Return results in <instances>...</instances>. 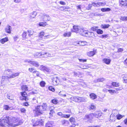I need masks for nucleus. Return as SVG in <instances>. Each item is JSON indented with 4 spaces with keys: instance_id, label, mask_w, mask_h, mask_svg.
I'll return each mask as SVG.
<instances>
[{
    "instance_id": "1",
    "label": "nucleus",
    "mask_w": 127,
    "mask_h": 127,
    "mask_svg": "<svg viewBox=\"0 0 127 127\" xmlns=\"http://www.w3.org/2000/svg\"><path fill=\"white\" fill-rule=\"evenodd\" d=\"M20 122L15 118L11 119L9 117H2L0 119V125L2 127H11L16 126L21 124Z\"/></svg>"
},
{
    "instance_id": "2",
    "label": "nucleus",
    "mask_w": 127,
    "mask_h": 127,
    "mask_svg": "<svg viewBox=\"0 0 127 127\" xmlns=\"http://www.w3.org/2000/svg\"><path fill=\"white\" fill-rule=\"evenodd\" d=\"M47 105L46 103H43L42 105H38L33 110L34 113L37 116L44 115L47 110Z\"/></svg>"
},
{
    "instance_id": "3",
    "label": "nucleus",
    "mask_w": 127,
    "mask_h": 127,
    "mask_svg": "<svg viewBox=\"0 0 127 127\" xmlns=\"http://www.w3.org/2000/svg\"><path fill=\"white\" fill-rule=\"evenodd\" d=\"M39 16H41L42 19L44 21H49L51 19L50 17L48 15L45 14H41Z\"/></svg>"
},
{
    "instance_id": "4",
    "label": "nucleus",
    "mask_w": 127,
    "mask_h": 127,
    "mask_svg": "<svg viewBox=\"0 0 127 127\" xmlns=\"http://www.w3.org/2000/svg\"><path fill=\"white\" fill-rule=\"evenodd\" d=\"M39 69L44 72H49L50 71V70L49 69L43 65H41L39 68Z\"/></svg>"
},
{
    "instance_id": "5",
    "label": "nucleus",
    "mask_w": 127,
    "mask_h": 127,
    "mask_svg": "<svg viewBox=\"0 0 127 127\" xmlns=\"http://www.w3.org/2000/svg\"><path fill=\"white\" fill-rule=\"evenodd\" d=\"M106 4L105 2H99L96 3L93 2L92 3V5L95 6L99 7L101 6H103Z\"/></svg>"
},
{
    "instance_id": "6",
    "label": "nucleus",
    "mask_w": 127,
    "mask_h": 127,
    "mask_svg": "<svg viewBox=\"0 0 127 127\" xmlns=\"http://www.w3.org/2000/svg\"><path fill=\"white\" fill-rule=\"evenodd\" d=\"M80 34L81 35L87 37H90V34L92 33L94 34L93 32H80Z\"/></svg>"
},
{
    "instance_id": "7",
    "label": "nucleus",
    "mask_w": 127,
    "mask_h": 127,
    "mask_svg": "<svg viewBox=\"0 0 127 127\" xmlns=\"http://www.w3.org/2000/svg\"><path fill=\"white\" fill-rule=\"evenodd\" d=\"M43 124V121L42 119L38 120L33 125V126L37 125H42Z\"/></svg>"
},
{
    "instance_id": "8",
    "label": "nucleus",
    "mask_w": 127,
    "mask_h": 127,
    "mask_svg": "<svg viewBox=\"0 0 127 127\" xmlns=\"http://www.w3.org/2000/svg\"><path fill=\"white\" fill-rule=\"evenodd\" d=\"M73 29L74 30V32H75V31H79L80 29H82V31L80 30L81 31H84L83 30V29H82L80 28V27L79 26L74 25L73 26Z\"/></svg>"
},
{
    "instance_id": "9",
    "label": "nucleus",
    "mask_w": 127,
    "mask_h": 127,
    "mask_svg": "<svg viewBox=\"0 0 127 127\" xmlns=\"http://www.w3.org/2000/svg\"><path fill=\"white\" fill-rule=\"evenodd\" d=\"M93 114H91L89 115H86L85 117V119H87V120L90 121L93 119Z\"/></svg>"
},
{
    "instance_id": "10",
    "label": "nucleus",
    "mask_w": 127,
    "mask_h": 127,
    "mask_svg": "<svg viewBox=\"0 0 127 127\" xmlns=\"http://www.w3.org/2000/svg\"><path fill=\"white\" fill-rule=\"evenodd\" d=\"M119 2L122 6H127V0H119Z\"/></svg>"
},
{
    "instance_id": "11",
    "label": "nucleus",
    "mask_w": 127,
    "mask_h": 127,
    "mask_svg": "<svg viewBox=\"0 0 127 127\" xmlns=\"http://www.w3.org/2000/svg\"><path fill=\"white\" fill-rule=\"evenodd\" d=\"M53 82L55 85H57V84L59 83V80L57 77L54 76L52 79Z\"/></svg>"
},
{
    "instance_id": "12",
    "label": "nucleus",
    "mask_w": 127,
    "mask_h": 127,
    "mask_svg": "<svg viewBox=\"0 0 127 127\" xmlns=\"http://www.w3.org/2000/svg\"><path fill=\"white\" fill-rule=\"evenodd\" d=\"M91 29V30L93 31H96V32H103V31L100 29H98V27H92Z\"/></svg>"
},
{
    "instance_id": "13",
    "label": "nucleus",
    "mask_w": 127,
    "mask_h": 127,
    "mask_svg": "<svg viewBox=\"0 0 127 127\" xmlns=\"http://www.w3.org/2000/svg\"><path fill=\"white\" fill-rule=\"evenodd\" d=\"M96 50H94L93 51H90L87 53V55L90 57L93 56L96 53Z\"/></svg>"
},
{
    "instance_id": "14",
    "label": "nucleus",
    "mask_w": 127,
    "mask_h": 127,
    "mask_svg": "<svg viewBox=\"0 0 127 127\" xmlns=\"http://www.w3.org/2000/svg\"><path fill=\"white\" fill-rule=\"evenodd\" d=\"M31 64L33 66L36 67H37L39 65L38 63L35 61H31Z\"/></svg>"
},
{
    "instance_id": "15",
    "label": "nucleus",
    "mask_w": 127,
    "mask_h": 127,
    "mask_svg": "<svg viewBox=\"0 0 127 127\" xmlns=\"http://www.w3.org/2000/svg\"><path fill=\"white\" fill-rule=\"evenodd\" d=\"M93 114V116L96 118H98L101 116V114L100 112L96 111L94 113H92Z\"/></svg>"
},
{
    "instance_id": "16",
    "label": "nucleus",
    "mask_w": 127,
    "mask_h": 127,
    "mask_svg": "<svg viewBox=\"0 0 127 127\" xmlns=\"http://www.w3.org/2000/svg\"><path fill=\"white\" fill-rule=\"evenodd\" d=\"M103 61L106 64H108L110 63L111 60L110 59L107 58H104L103 60Z\"/></svg>"
},
{
    "instance_id": "17",
    "label": "nucleus",
    "mask_w": 127,
    "mask_h": 127,
    "mask_svg": "<svg viewBox=\"0 0 127 127\" xmlns=\"http://www.w3.org/2000/svg\"><path fill=\"white\" fill-rule=\"evenodd\" d=\"M9 78V77L5 76H3L2 77L1 83L4 82V81L8 80Z\"/></svg>"
},
{
    "instance_id": "18",
    "label": "nucleus",
    "mask_w": 127,
    "mask_h": 127,
    "mask_svg": "<svg viewBox=\"0 0 127 127\" xmlns=\"http://www.w3.org/2000/svg\"><path fill=\"white\" fill-rule=\"evenodd\" d=\"M90 98L92 99H96L97 97L96 95L94 93H92L90 95Z\"/></svg>"
},
{
    "instance_id": "19",
    "label": "nucleus",
    "mask_w": 127,
    "mask_h": 127,
    "mask_svg": "<svg viewBox=\"0 0 127 127\" xmlns=\"http://www.w3.org/2000/svg\"><path fill=\"white\" fill-rule=\"evenodd\" d=\"M5 30L6 32H11V27L8 25H7L5 28Z\"/></svg>"
},
{
    "instance_id": "20",
    "label": "nucleus",
    "mask_w": 127,
    "mask_h": 127,
    "mask_svg": "<svg viewBox=\"0 0 127 127\" xmlns=\"http://www.w3.org/2000/svg\"><path fill=\"white\" fill-rule=\"evenodd\" d=\"M11 70V69H10L5 70L4 72V74L8 75H9L12 73Z\"/></svg>"
},
{
    "instance_id": "21",
    "label": "nucleus",
    "mask_w": 127,
    "mask_h": 127,
    "mask_svg": "<svg viewBox=\"0 0 127 127\" xmlns=\"http://www.w3.org/2000/svg\"><path fill=\"white\" fill-rule=\"evenodd\" d=\"M37 12L36 11H33L30 14V18H34L36 16Z\"/></svg>"
},
{
    "instance_id": "22",
    "label": "nucleus",
    "mask_w": 127,
    "mask_h": 127,
    "mask_svg": "<svg viewBox=\"0 0 127 127\" xmlns=\"http://www.w3.org/2000/svg\"><path fill=\"white\" fill-rule=\"evenodd\" d=\"M19 73H17L13 74H12L11 76L9 77V78H13L19 76Z\"/></svg>"
},
{
    "instance_id": "23",
    "label": "nucleus",
    "mask_w": 127,
    "mask_h": 127,
    "mask_svg": "<svg viewBox=\"0 0 127 127\" xmlns=\"http://www.w3.org/2000/svg\"><path fill=\"white\" fill-rule=\"evenodd\" d=\"M20 93L22 96L24 97V98H28L27 96V95L25 91L23 92H21Z\"/></svg>"
},
{
    "instance_id": "24",
    "label": "nucleus",
    "mask_w": 127,
    "mask_h": 127,
    "mask_svg": "<svg viewBox=\"0 0 127 127\" xmlns=\"http://www.w3.org/2000/svg\"><path fill=\"white\" fill-rule=\"evenodd\" d=\"M8 39L7 37H5L2 39L0 40V42L2 44H3L5 42L8 41Z\"/></svg>"
},
{
    "instance_id": "25",
    "label": "nucleus",
    "mask_w": 127,
    "mask_h": 127,
    "mask_svg": "<svg viewBox=\"0 0 127 127\" xmlns=\"http://www.w3.org/2000/svg\"><path fill=\"white\" fill-rule=\"evenodd\" d=\"M3 108L6 110H7L12 109V107L9 106L5 105L3 106Z\"/></svg>"
},
{
    "instance_id": "26",
    "label": "nucleus",
    "mask_w": 127,
    "mask_h": 127,
    "mask_svg": "<svg viewBox=\"0 0 127 127\" xmlns=\"http://www.w3.org/2000/svg\"><path fill=\"white\" fill-rule=\"evenodd\" d=\"M101 10L103 12L109 11L111 10V9L109 8H103L101 9Z\"/></svg>"
},
{
    "instance_id": "27",
    "label": "nucleus",
    "mask_w": 127,
    "mask_h": 127,
    "mask_svg": "<svg viewBox=\"0 0 127 127\" xmlns=\"http://www.w3.org/2000/svg\"><path fill=\"white\" fill-rule=\"evenodd\" d=\"M71 32H65L64 34V36L65 37H68L70 36L71 35Z\"/></svg>"
},
{
    "instance_id": "28",
    "label": "nucleus",
    "mask_w": 127,
    "mask_h": 127,
    "mask_svg": "<svg viewBox=\"0 0 127 127\" xmlns=\"http://www.w3.org/2000/svg\"><path fill=\"white\" fill-rule=\"evenodd\" d=\"M22 89L23 90L28 91V87L26 85H23L22 87Z\"/></svg>"
},
{
    "instance_id": "29",
    "label": "nucleus",
    "mask_w": 127,
    "mask_h": 127,
    "mask_svg": "<svg viewBox=\"0 0 127 127\" xmlns=\"http://www.w3.org/2000/svg\"><path fill=\"white\" fill-rule=\"evenodd\" d=\"M112 84L114 87H117L119 86V84L116 82H113L112 83Z\"/></svg>"
},
{
    "instance_id": "30",
    "label": "nucleus",
    "mask_w": 127,
    "mask_h": 127,
    "mask_svg": "<svg viewBox=\"0 0 127 127\" xmlns=\"http://www.w3.org/2000/svg\"><path fill=\"white\" fill-rule=\"evenodd\" d=\"M41 53H40L37 52L34 54V56L36 58L38 57L41 56Z\"/></svg>"
},
{
    "instance_id": "31",
    "label": "nucleus",
    "mask_w": 127,
    "mask_h": 127,
    "mask_svg": "<svg viewBox=\"0 0 127 127\" xmlns=\"http://www.w3.org/2000/svg\"><path fill=\"white\" fill-rule=\"evenodd\" d=\"M97 82H102L105 80L104 78H99L96 79Z\"/></svg>"
},
{
    "instance_id": "32",
    "label": "nucleus",
    "mask_w": 127,
    "mask_h": 127,
    "mask_svg": "<svg viewBox=\"0 0 127 127\" xmlns=\"http://www.w3.org/2000/svg\"><path fill=\"white\" fill-rule=\"evenodd\" d=\"M110 25L109 24H104L101 25V27L103 28H107Z\"/></svg>"
},
{
    "instance_id": "33",
    "label": "nucleus",
    "mask_w": 127,
    "mask_h": 127,
    "mask_svg": "<svg viewBox=\"0 0 127 127\" xmlns=\"http://www.w3.org/2000/svg\"><path fill=\"white\" fill-rule=\"evenodd\" d=\"M45 127H53L52 125L50 122H48L46 123Z\"/></svg>"
},
{
    "instance_id": "34",
    "label": "nucleus",
    "mask_w": 127,
    "mask_h": 127,
    "mask_svg": "<svg viewBox=\"0 0 127 127\" xmlns=\"http://www.w3.org/2000/svg\"><path fill=\"white\" fill-rule=\"evenodd\" d=\"M47 25V23L46 22H41L39 23V25L40 26L44 27L46 25Z\"/></svg>"
},
{
    "instance_id": "35",
    "label": "nucleus",
    "mask_w": 127,
    "mask_h": 127,
    "mask_svg": "<svg viewBox=\"0 0 127 127\" xmlns=\"http://www.w3.org/2000/svg\"><path fill=\"white\" fill-rule=\"evenodd\" d=\"M29 71L31 72H33V73H35L36 72V71L34 70V68H30L29 69Z\"/></svg>"
},
{
    "instance_id": "36",
    "label": "nucleus",
    "mask_w": 127,
    "mask_h": 127,
    "mask_svg": "<svg viewBox=\"0 0 127 127\" xmlns=\"http://www.w3.org/2000/svg\"><path fill=\"white\" fill-rule=\"evenodd\" d=\"M40 85L41 87H44L45 86L46 83L43 81H42L40 83Z\"/></svg>"
},
{
    "instance_id": "37",
    "label": "nucleus",
    "mask_w": 127,
    "mask_h": 127,
    "mask_svg": "<svg viewBox=\"0 0 127 127\" xmlns=\"http://www.w3.org/2000/svg\"><path fill=\"white\" fill-rule=\"evenodd\" d=\"M124 116V115H122L120 114H119L116 115V117H117V119L118 120H120Z\"/></svg>"
},
{
    "instance_id": "38",
    "label": "nucleus",
    "mask_w": 127,
    "mask_h": 127,
    "mask_svg": "<svg viewBox=\"0 0 127 127\" xmlns=\"http://www.w3.org/2000/svg\"><path fill=\"white\" fill-rule=\"evenodd\" d=\"M27 32H23L22 34V36L23 37V40H25V38H27Z\"/></svg>"
},
{
    "instance_id": "39",
    "label": "nucleus",
    "mask_w": 127,
    "mask_h": 127,
    "mask_svg": "<svg viewBox=\"0 0 127 127\" xmlns=\"http://www.w3.org/2000/svg\"><path fill=\"white\" fill-rule=\"evenodd\" d=\"M41 55V56L42 55H46L47 56L49 57H50L51 56V55L50 54H49L48 53H47L46 52L45 53L42 52V53H40Z\"/></svg>"
},
{
    "instance_id": "40",
    "label": "nucleus",
    "mask_w": 127,
    "mask_h": 127,
    "mask_svg": "<svg viewBox=\"0 0 127 127\" xmlns=\"http://www.w3.org/2000/svg\"><path fill=\"white\" fill-rule=\"evenodd\" d=\"M80 102H85L86 101V98L84 97H80Z\"/></svg>"
},
{
    "instance_id": "41",
    "label": "nucleus",
    "mask_w": 127,
    "mask_h": 127,
    "mask_svg": "<svg viewBox=\"0 0 127 127\" xmlns=\"http://www.w3.org/2000/svg\"><path fill=\"white\" fill-rule=\"evenodd\" d=\"M127 75H124L123 77V79L124 81V82L126 83H127Z\"/></svg>"
},
{
    "instance_id": "42",
    "label": "nucleus",
    "mask_w": 127,
    "mask_h": 127,
    "mask_svg": "<svg viewBox=\"0 0 127 127\" xmlns=\"http://www.w3.org/2000/svg\"><path fill=\"white\" fill-rule=\"evenodd\" d=\"M80 97L79 96H76V102H80Z\"/></svg>"
},
{
    "instance_id": "43",
    "label": "nucleus",
    "mask_w": 127,
    "mask_h": 127,
    "mask_svg": "<svg viewBox=\"0 0 127 127\" xmlns=\"http://www.w3.org/2000/svg\"><path fill=\"white\" fill-rule=\"evenodd\" d=\"M120 19L123 21H127V17H121L120 18Z\"/></svg>"
},
{
    "instance_id": "44",
    "label": "nucleus",
    "mask_w": 127,
    "mask_h": 127,
    "mask_svg": "<svg viewBox=\"0 0 127 127\" xmlns=\"http://www.w3.org/2000/svg\"><path fill=\"white\" fill-rule=\"evenodd\" d=\"M70 114H63L62 116V117L65 118H68L70 117Z\"/></svg>"
},
{
    "instance_id": "45",
    "label": "nucleus",
    "mask_w": 127,
    "mask_h": 127,
    "mask_svg": "<svg viewBox=\"0 0 127 127\" xmlns=\"http://www.w3.org/2000/svg\"><path fill=\"white\" fill-rule=\"evenodd\" d=\"M96 108V106H95L93 105V104H92L91 105V107L90 108V109H92L95 110V109Z\"/></svg>"
},
{
    "instance_id": "46",
    "label": "nucleus",
    "mask_w": 127,
    "mask_h": 127,
    "mask_svg": "<svg viewBox=\"0 0 127 127\" xmlns=\"http://www.w3.org/2000/svg\"><path fill=\"white\" fill-rule=\"evenodd\" d=\"M76 96H72L69 98L68 99H70L71 100L74 101L75 102Z\"/></svg>"
},
{
    "instance_id": "47",
    "label": "nucleus",
    "mask_w": 127,
    "mask_h": 127,
    "mask_svg": "<svg viewBox=\"0 0 127 127\" xmlns=\"http://www.w3.org/2000/svg\"><path fill=\"white\" fill-rule=\"evenodd\" d=\"M20 99L21 100H25L26 101H27L29 99L28 98H24V97H22V96H21L20 98Z\"/></svg>"
},
{
    "instance_id": "48",
    "label": "nucleus",
    "mask_w": 127,
    "mask_h": 127,
    "mask_svg": "<svg viewBox=\"0 0 127 127\" xmlns=\"http://www.w3.org/2000/svg\"><path fill=\"white\" fill-rule=\"evenodd\" d=\"M52 102L54 104H56L58 103V100L56 99H54L52 100Z\"/></svg>"
},
{
    "instance_id": "49",
    "label": "nucleus",
    "mask_w": 127,
    "mask_h": 127,
    "mask_svg": "<svg viewBox=\"0 0 127 127\" xmlns=\"http://www.w3.org/2000/svg\"><path fill=\"white\" fill-rule=\"evenodd\" d=\"M48 89L50 90L52 92H54L55 91V89L52 86H49L48 88Z\"/></svg>"
},
{
    "instance_id": "50",
    "label": "nucleus",
    "mask_w": 127,
    "mask_h": 127,
    "mask_svg": "<svg viewBox=\"0 0 127 127\" xmlns=\"http://www.w3.org/2000/svg\"><path fill=\"white\" fill-rule=\"evenodd\" d=\"M19 38V37L18 35L15 36L13 37L15 41H17Z\"/></svg>"
},
{
    "instance_id": "51",
    "label": "nucleus",
    "mask_w": 127,
    "mask_h": 127,
    "mask_svg": "<svg viewBox=\"0 0 127 127\" xmlns=\"http://www.w3.org/2000/svg\"><path fill=\"white\" fill-rule=\"evenodd\" d=\"M55 112L53 110H50V112L49 113L50 115V116H52L53 114Z\"/></svg>"
},
{
    "instance_id": "52",
    "label": "nucleus",
    "mask_w": 127,
    "mask_h": 127,
    "mask_svg": "<svg viewBox=\"0 0 127 127\" xmlns=\"http://www.w3.org/2000/svg\"><path fill=\"white\" fill-rule=\"evenodd\" d=\"M80 43H81L80 45H84L86 44V42L84 41L80 42L79 43L80 44Z\"/></svg>"
},
{
    "instance_id": "53",
    "label": "nucleus",
    "mask_w": 127,
    "mask_h": 127,
    "mask_svg": "<svg viewBox=\"0 0 127 127\" xmlns=\"http://www.w3.org/2000/svg\"><path fill=\"white\" fill-rule=\"evenodd\" d=\"M108 37V36L107 35H102L100 36V37H101L102 38H107Z\"/></svg>"
},
{
    "instance_id": "54",
    "label": "nucleus",
    "mask_w": 127,
    "mask_h": 127,
    "mask_svg": "<svg viewBox=\"0 0 127 127\" xmlns=\"http://www.w3.org/2000/svg\"><path fill=\"white\" fill-rule=\"evenodd\" d=\"M74 120V118L71 117L70 119L69 120L71 122H73Z\"/></svg>"
},
{
    "instance_id": "55",
    "label": "nucleus",
    "mask_w": 127,
    "mask_h": 127,
    "mask_svg": "<svg viewBox=\"0 0 127 127\" xmlns=\"http://www.w3.org/2000/svg\"><path fill=\"white\" fill-rule=\"evenodd\" d=\"M79 60L80 62H86L87 61V60L86 59L83 60V59H79Z\"/></svg>"
},
{
    "instance_id": "56",
    "label": "nucleus",
    "mask_w": 127,
    "mask_h": 127,
    "mask_svg": "<svg viewBox=\"0 0 127 127\" xmlns=\"http://www.w3.org/2000/svg\"><path fill=\"white\" fill-rule=\"evenodd\" d=\"M37 93V91L36 90H34L32 92V94H36Z\"/></svg>"
},
{
    "instance_id": "57",
    "label": "nucleus",
    "mask_w": 127,
    "mask_h": 127,
    "mask_svg": "<svg viewBox=\"0 0 127 127\" xmlns=\"http://www.w3.org/2000/svg\"><path fill=\"white\" fill-rule=\"evenodd\" d=\"M21 0H14V1L16 3H18L21 2Z\"/></svg>"
},
{
    "instance_id": "58",
    "label": "nucleus",
    "mask_w": 127,
    "mask_h": 127,
    "mask_svg": "<svg viewBox=\"0 0 127 127\" xmlns=\"http://www.w3.org/2000/svg\"><path fill=\"white\" fill-rule=\"evenodd\" d=\"M60 4H61L63 5H65L66 4V3L65 2L63 1H60L59 2Z\"/></svg>"
},
{
    "instance_id": "59",
    "label": "nucleus",
    "mask_w": 127,
    "mask_h": 127,
    "mask_svg": "<svg viewBox=\"0 0 127 127\" xmlns=\"http://www.w3.org/2000/svg\"><path fill=\"white\" fill-rule=\"evenodd\" d=\"M44 32H40V37H42L43 36H44Z\"/></svg>"
},
{
    "instance_id": "60",
    "label": "nucleus",
    "mask_w": 127,
    "mask_h": 127,
    "mask_svg": "<svg viewBox=\"0 0 127 127\" xmlns=\"http://www.w3.org/2000/svg\"><path fill=\"white\" fill-rule=\"evenodd\" d=\"M57 114L59 115V116H61V117H62V116L63 114L61 112H59Z\"/></svg>"
},
{
    "instance_id": "61",
    "label": "nucleus",
    "mask_w": 127,
    "mask_h": 127,
    "mask_svg": "<svg viewBox=\"0 0 127 127\" xmlns=\"http://www.w3.org/2000/svg\"><path fill=\"white\" fill-rule=\"evenodd\" d=\"M21 111L23 113H24L25 111V109L24 108H22L21 109Z\"/></svg>"
},
{
    "instance_id": "62",
    "label": "nucleus",
    "mask_w": 127,
    "mask_h": 127,
    "mask_svg": "<svg viewBox=\"0 0 127 127\" xmlns=\"http://www.w3.org/2000/svg\"><path fill=\"white\" fill-rule=\"evenodd\" d=\"M31 61L29 60H27L24 61L25 62H28L31 64Z\"/></svg>"
},
{
    "instance_id": "63",
    "label": "nucleus",
    "mask_w": 127,
    "mask_h": 127,
    "mask_svg": "<svg viewBox=\"0 0 127 127\" xmlns=\"http://www.w3.org/2000/svg\"><path fill=\"white\" fill-rule=\"evenodd\" d=\"M124 63L125 65L127 66V58L124 61Z\"/></svg>"
},
{
    "instance_id": "64",
    "label": "nucleus",
    "mask_w": 127,
    "mask_h": 127,
    "mask_svg": "<svg viewBox=\"0 0 127 127\" xmlns=\"http://www.w3.org/2000/svg\"><path fill=\"white\" fill-rule=\"evenodd\" d=\"M124 122L125 124L127 125V118L124 120Z\"/></svg>"
}]
</instances>
